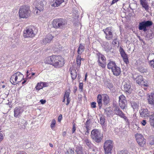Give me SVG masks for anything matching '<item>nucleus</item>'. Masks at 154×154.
<instances>
[{
    "mask_svg": "<svg viewBox=\"0 0 154 154\" xmlns=\"http://www.w3.org/2000/svg\"><path fill=\"white\" fill-rule=\"evenodd\" d=\"M98 60L97 62L98 65L103 68L105 67L106 65V59L104 56L102 54L97 55Z\"/></svg>",
    "mask_w": 154,
    "mask_h": 154,
    "instance_id": "obj_8",
    "label": "nucleus"
},
{
    "mask_svg": "<svg viewBox=\"0 0 154 154\" xmlns=\"http://www.w3.org/2000/svg\"><path fill=\"white\" fill-rule=\"evenodd\" d=\"M139 70L141 72L143 73L146 72H147V70L146 69L144 68L143 67L140 68Z\"/></svg>",
    "mask_w": 154,
    "mask_h": 154,
    "instance_id": "obj_44",
    "label": "nucleus"
},
{
    "mask_svg": "<svg viewBox=\"0 0 154 154\" xmlns=\"http://www.w3.org/2000/svg\"><path fill=\"white\" fill-rule=\"evenodd\" d=\"M149 122L150 125L154 127V112L150 116Z\"/></svg>",
    "mask_w": 154,
    "mask_h": 154,
    "instance_id": "obj_32",
    "label": "nucleus"
},
{
    "mask_svg": "<svg viewBox=\"0 0 154 154\" xmlns=\"http://www.w3.org/2000/svg\"><path fill=\"white\" fill-rule=\"evenodd\" d=\"M149 144L152 146H154V137H152L150 138Z\"/></svg>",
    "mask_w": 154,
    "mask_h": 154,
    "instance_id": "obj_45",
    "label": "nucleus"
},
{
    "mask_svg": "<svg viewBox=\"0 0 154 154\" xmlns=\"http://www.w3.org/2000/svg\"><path fill=\"white\" fill-rule=\"evenodd\" d=\"M105 119L104 117L101 116L100 117V122L101 125H103L105 123Z\"/></svg>",
    "mask_w": 154,
    "mask_h": 154,
    "instance_id": "obj_43",
    "label": "nucleus"
},
{
    "mask_svg": "<svg viewBox=\"0 0 154 154\" xmlns=\"http://www.w3.org/2000/svg\"><path fill=\"white\" fill-rule=\"evenodd\" d=\"M147 100L148 103L154 106V93H151L148 94Z\"/></svg>",
    "mask_w": 154,
    "mask_h": 154,
    "instance_id": "obj_16",
    "label": "nucleus"
},
{
    "mask_svg": "<svg viewBox=\"0 0 154 154\" xmlns=\"http://www.w3.org/2000/svg\"><path fill=\"white\" fill-rule=\"evenodd\" d=\"M23 123H24V124H23V125H21V128L23 129H25L26 128V126L27 125V122L26 121L24 120L23 121V123H22V124Z\"/></svg>",
    "mask_w": 154,
    "mask_h": 154,
    "instance_id": "obj_47",
    "label": "nucleus"
},
{
    "mask_svg": "<svg viewBox=\"0 0 154 154\" xmlns=\"http://www.w3.org/2000/svg\"><path fill=\"white\" fill-rule=\"evenodd\" d=\"M147 36L150 38H152L154 37V31H151L147 35Z\"/></svg>",
    "mask_w": 154,
    "mask_h": 154,
    "instance_id": "obj_39",
    "label": "nucleus"
},
{
    "mask_svg": "<svg viewBox=\"0 0 154 154\" xmlns=\"http://www.w3.org/2000/svg\"><path fill=\"white\" fill-rule=\"evenodd\" d=\"M119 105L120 107L122 109H125L127 102L125 97L124 95H121L119 97Z\"/></svg>",
    "mask_w": 154,
    "mask_h": 154,
    "instance_id": "obj_13",
    "label": "nucleus"
},
{
    "mask_svg": "<svg viewBox=\"0 0 154 154\" xmlns=\"http://www.w3.org/2000/svg\"><path fill=\"white\" fill-rule=\"evenodd\" d=\"M149 64L151 67L154 68V61L153 60L150 61Z\"/></svg>",
    "mask_w": 154,
    "mask_h": 154,
    "instance_id": "obj_52",
    "label": "nucleus"
},
{
    "mask_svg": "<svg viewBox=\"0 0 154 154\" xmlns=\"http://www.w3.org/2000/svg\"><path fill=\"white\" fill-rule=\"evenodd\" d=\"M117 154H128V153L126 151L122 150L119 151Z\"/></svg>",
    "mask_w": 154,
    "mask_h": 154,
    "instance_id": "obj_48",
    "label": "nucleus"
},
{
    "mask_svg": "<svg viewBox=\"0 0 154 154\" xmlns=\"http://www.w3.org/2000/svg\"><path fill=\"white\" fill-rule=\"evenodd\" d=\"M53 38V36L51 34H48L45 39L43 40V43L44 44L50 42Z\"/></svg>",
    "mask_w": 154,
    "mask_h": 154,
    "instance_id": "obj_21",
    "label": "nucleus"
},
{
    "mask_svg": "<svg viewBox=\"0 0 154 154\" xmlns=\"http://www.w3.org/2000/svg\"><path fill=\"white\" fill-rule=\"evenodd\" d=\"M112 71L113 75L116 76L119 75L121 73L120 68L117 66L112 68Z\"/></svg>",
    "mask_w": 154,
    "mask_h": 154,
    "instance_id": "obj_18",
    "label": "nucleus"
},
{
    "mask_svg": "<svg viewBox=\"0 0 154 154\" xmlns=\"http://www.w3.org/2000/svg\"><path fill=\"white\" fill-rule=\"evenodd\" d=\"M131 106L133 109H137L139 107V104L135 102H132L131 103Z\"/></svg>",
    "mask_w": 154,
    "mask_h": 154,
    "instance_id": "obj_37",
    "label": "nucleus"
},
{
    "mask_svg": "<svg viewBox=\"0 0 154 154\" xmlns=\"http://www.w3.org/2000/svg\"><path fill=\"white\" fill-rule=\"evenodd\" d=\"M103 31L105 34V38L107 40H109L112 38L113 31L112 27H107L103 29Z\"/></svg>",
    "mask_w": 154,
    "mask_h": 154,
    "instance_id": "obj_7",
    "label": "nucleus"
},
{
    "mask_svg": "<svg viewBox=\"0 0 154 154\" xmlns=\"http://www.w3.org/2000/svg\"><path fill=\"white\" fill-rule=\"evenodd\" d=\"M135 137L139 145L140 146H143L146 143L145 140L143 136L141 134L137 133L136 134Z\"/></svg>",
    "mask_w": 154,
    "mask_h": 154,
    "instance_id": "obj_11",
    "label": "nucleus"
},
{
    "mask_svg": "<svg viewBox=\"0 0 154 154\" xmlns=\"http://www.w3.org/2000/svg\"><path fill=\"white\" fill-rule=\"evenodd\" d=\"M103 94H99L97 97V102L99 109H100L102 106Z\"/></svg>",
    "mask_w": 154,
    "mask_h": 154,
    "instance_id": "obj_20",
    "label": "nucleus"
},
{
    "mask_svg": "<svg viewBox=\"0 0 154 154\" xmlns=\"http://www.w3.org/2000/svg\"><path fill=\"white\" fill-rule=\"evenodd\" d=\"M65 154H69L68 149H67V151L65 152Z\"/></svg>",
    "mask_w": 154,
    "mask_h": 154,
    "instance_id": "obj_64",
    "label": "nucleus"
},
{
    "mask_svg": "<svg viewBox=\"0 0 154 154\" xmlns=\"http://www.w3.org/2000/svg\"><path fill=\"white\" fill-rule=\"evenodd\" d=\"M33 5L35 6V8H37L39 11H43L45 6L42 0H37L33 3Z\"/></svg>",
    "mask_w": 154,
    "mask_h": 154,
    "instance_id": "obj_12",
    "label": "nucleus"
},
{
    "mask_svg": "<svg viewBox=\"0 0 154 154\" xmlns=\"http://www.w3.org/2000/svg\"><path fill=\"white\" fill-rule=\"evenodd\" d=\"M105 113L108 116L113 115V113L110 107L106 108L105 110Z\"/></svg>",
    "mask_w": 154,
    "mask_h": 154,
    "instance_id": "obj_30",
    "label": "nucleus"
},
{
    "mask_svg": "<svg viewBox=\"0 0 154 154\" xmlns=\"http://www.w3.org/2000/svg\"><path fill=\"white\" fill-rule=\"evenodd\" d=\"M119 51L122 57L127 55L125 52L124 49L121 48L120 49Z\"/></svg>",
    "mask_w": 154,
    "mask_h": 154,
    "instance_id": "obj_41",
    "label": "nucleus"
},
{
    "mask_svg": "<svg viewBox=\"0 0 154 154\" xmlns=\"http://www.w3.org/2000/svg\"><path fill=\"white\" fill-rule=\"evenodd\" d=\"M38 11H39L38 9L36 8L34 10V12L35 14H39V12H38Z\"/></svg>",
    "mask_w": 154,
    "mask_h": 154,
    "instance_id": "obj_53",
    "label": "nucleus"
},
{
    "mask_svg": "<svg viewBox=\"0 0 154 154\" xmlns=\"http://www.w3.org/2000/svg\"><path fill=\"white\" fill-rule=\"evenodd\" d=\"M119 0H112L111 4L112 5L114 4L116 2H117Z\"/></svg>",
    "mask_w": 154,
    "mask_h": 154,
    "instance_id": "obj_61",
    "label": "nucleus"
},
{
    "mask_svg": "<svg viewBox=\"0 0 154 154\" xmlns=\"http://www.w3.org/2000/svg\"><path fill=\"white\" fill-rule=\"evenodd\" d=\"M114 114L118 115L122 118H123L127 122L129 123L127 118L126 116L120 110L119 107L116 106L113 109Z\"/></svg>",
    "mask_w": 154,
    "mask_h": 154,
    "instance_id": "obj_5",
    "label": "nucleus"
},
{
    "mask_svg": "<svg viewBox=\"0 0 154 154\" xmlns=\"http://www.w3.org/2000/svg\"><path fill=\"white\" fill-rule=\"evenodd\" d=\"M42 85L43 87H46L47 86L48 83L45 82H42Z\"/></svg>",
    "mask_w": 154,
    "mask_h": 154,
    "instance_id": "obj_57",
    "label": "nucleus"
},
{
    "mask_svg": "<svg viewBox=\"0 0 154 154\" xmlns=\"http://www.w3.org/2000/svg\"><path fill=\"white\" fill-rule=\"evenodd\" d=\"M96 103L95 102H93L91 103V107L92 108H95L96 107Z\"/></svg>",
    "mask_w": 154,
    "mask_h": 154,
    "instance_id": "obj_51",
    "label": "nucleus"
},
{
    "mask_svg": "<svg viewBox=\"0 0 154 154\" xmlns=\"http://www.w3.org/2000/svg\"><path fill=\"white\" fill-rule=\"evenodd\" d=\"M112 43L114 45H116V44H117V42L116 41V39L113 40V41L112 42Z\"/></svg>",
    "mask_w": 154,
    "mask_h": 154,
    "instance_id": "obj_60",
    "label": "nucleus"
},
{
    "mask_svg": "<svg viewBox=\"0 0 154 154\" xmlns=\"http://www.w3.org/2000/svg\"><path fill=\"white\" fill-rule=\"evenodd\" d=\"M43 88V86L42 85V82L38 83L35 87L36 90L38 91L42 89Z\"/></svg>",
    "mask_w": 154,
    "mask_h": 154,
    "instance_id": "obj_36",
    "label": "nucleus"
},
{
    "mask_svg": "<svg viewBox=\"0 0 154 154\" xmlns=\"http://www.w3.org/2000/svg\"><path fill=\"white\" fill-rule=\"evenodd\" d=\"M29 7L26 6H23L20 8V18H26L29 15Z\"/></svg>",
    "mask_w": 154,
    "mask_h": 154,
    "instance_id": "obj_4",
    "label": "nucleus"
},
{
    "mask_svg": "<svg viewBox=\"0 0 154 154\" xmlns=\"http://www.w3.org/2000/svg\"><path fill=\"white\" fill-rule=\"evenodd\" d=\"M124 90L126 92L130 93L132 91L131 86L129 83H125L124 84Z\"/></svg>",
    "mask_w": 154,
    "mask_h": 154,
    "instance_id": "obj_19",
    "label": "nucleus"
},
{
    "mask_svg": "<svg viewBox=\"0 0 154 154\" xmlns=\"http://www.w3.org/2000/svg\"><path fill=\"white\" fill-rule=\"evenodd\" d=\"M76 129L75 125V124H73L72 128V133H74Z\"/></svg>",
    "mask_w": 154,
    "mask_h": 154,
    "instance_id": "obj_50",
    "label": "nucleus"
},
{
    "mask_svg": "<svg viewBox=\"0 0 154 154\" xmlns=\"http://www.w3.org/2000/svg\"><path fill=\"white\" fill-rule=\"evenodd\" d=\"M69 154H74V149L69 148L68 149Z\"/></svg>",
    "mask_w": 154,
    "mask_h": 154,
    "instance_id": "obj_46",
    "label": "nucleus"
},
{
    "mask_svg": "<svg viewBox=\"0 0 154 154\" xmlns=\"http://www.w3.org/2000/svg\"><path fill=\"white\" fill-rule=\"evenodd\" d=\"M70 74L72 79L74 80L76 77L77 72L75 69H72L71 70Z\"/></svg>",
    "mask_w": 154,
    "mask_h": 154,
    "instance_id": "obj_26",
    "label": "nucleus"
},
{
    "mask_svg": "<svg viewBox=\"0 0 154 154\" xmlns=\"http://www.w3.org/2000/svg\"><path fill=\"white\" fill-rule=\"evenodd\" d=\"M62 119V115L60 114L58 117V121L59 122H60L61 121Z\"/></svg>",
    "mask_w": 154,
    "mask_h": 154,
    "instance_id": "obj_56",
    "label": "nucleus"
},
{
    "mask_svg": "<svg viewBox=\"0 0 154 154\" xmlns=\"http://www.w3.org/2000/svg\"><path fill=\"white\" fill-rule=\"evenodd\" d=\"M64 2V0H56L54 3L51 4V5L52 7H57Z\"/></svg>",
    "mask_w": 154,
    "mask_h": 154,
    "instance_id": "obj_25",
    "label": "nucleus"
},
{
    "mask_svg": "<svg viewBox=\"0 0 154 154\" xmlns=\"http://www.w3.org/2000/svg\"><path fill=\"white\" fill-rule=\"evenodd\" d=\"M141 123L143 125L145 126L146 125V122L145 120H143L141 122Z\"/></svg>",
    "mask_w": 154,
    "mask_h": 154,
    "instance_id": "obj_55",
    "label": "nucleus"
},
{
    "mask_svg": "<svg viewBox=\"0 0 154 154\" xmlns=\"http://www.w3.org/2000/svg\"><path fill=\"white\" fill-rule=\"evenodd\" d=\"M52 24L53 27L56 28H62L65 24L62 19L54 20Z\"/></svg>",
    "mask_w": 154,
    "mask_h": 154,
    "instance_id": "obj_10",
    "label": "nucleus"
},
{
    "mask_svg": "<svg viewBox=\"0 0 154 154\" xmlns=\"http://www.w3.org/2000/svg\"><path fill=\"white\" fill-rule=\"evenodd\" d=\"M85 127L87 129L89 128V122L88 121H87L85 124Z\"/></svg>",
    "mask_w": 154,
    "mask_h": 154,
    "instance_id": "obj_54",
    "label": "nucleus"
},
{
    "mask_svg": "<svg viewBox=\"0 0 154 154\" xmlns=\"http://www.w3.org/2000/svg\"><path fill=\"white\" fill-rule=\"evenodd\" d=\"M47 63L52 65L55 67L63 66L64 64V58L60 56L53 55L47 58Z\"/></svg>",
    "mask_w": 154,
    "mask_h": 154,
    "instance_id": "obj_1",
    "label": "nucleus"
},
{
    "mask_svg": "<svg viewBox=\"0 0 154 154\" xmlns=\"http://www.w3.org/2000/svg\"><path fill=\"white\" fill-rule=\"evenodd\" d=\"M35 35L33 30L30 27L26 28L23 31V35L26 38L33 37Z\"/></svg>",
    "mask_w": 154,
    "mask_h": 154,
    "instance_id": "obj_9",
    "label": "nucleus"
},
{
    "mask_svg": "<svg viewBox=\"0 0 154 154\" xmlns=\"http://www.w3.org/2000/svg\"><path fill=\"white\" fill-rule=\"evenodd\" d=\"M83 84L82 82H80L79 84V88L80 91H82L83 89Z\"/></svg>",
    "mask_w": 154,
    "mask_h": 154,
    "instance_id": "obj_49",
    "label": "nucleus"
},
{
    "mask_svg": "<svg viewBox=\"0 0 154 154\" xmlns=\"http://www.w3.org/2000/svg\"><path fill=\"white\" fill-rule=\"evenodd\" d=\"M84 143L89 148H91L93 147V144L89 139L86 138L84 140Z\"/></svg>",
    "mask_w": 154,
    "mask_h": 154,
    "instance_id": "obj_24",
    "label": "nucleus"
},
{
    "mask_svg": "<svg viewBox=\"0 0 154 154\" xmlns=\"http://www.w3.org/2000/svg\"><path fill=\"white\" fill-rule=\"evenodd\" d=\"M85 49V47L84 45L82 44H80L77 51L79 55H80L84 51Z\"/></svg>",
    "mask_w": 154,
    "mask_h": 154,
    "instance_id": "obj_22",
    "label": "nucleus"
},
{
    "mask_svg": "<svg viewBox=\"0 0 154 154\" xmlns=\"http://www.w3.org/2000/svg\"><path fill=\"white\" fill-rule=\"evenodd\" d=\"M70 93V91L68 90V91H67L65 92V94L64 97H66V98L67 103H66V105H68L70 101V98L69 97V94Z\"/></svg>",
    "mask_w": 154,
    "mask_h": 154,
    "instance_id": "obj_28",
    "label": "nucleus"
},
{
    "mask_svg": "<svg viewBox=\"0 0 154 154\" xmlns=\"http://www.w3.org/2000/svg\"><path fill=\"white\" fill-rule=\"evenodd\" d=\"M14 116L15 117L19 118V108L18 107L15 108L14 110Z\"/></svg>",
    "mask_w": 154,
    "mask_h": 154,
    "instance_id": "obj_34",
    "label": "nucleus"
},
{
    "mask_svg": "<svg viewBox=\"0 0 154 154\" xmlns=\"http://www.w3.org/2000/svg\"><path fill=\"white\" fill-rule=\"evenodd\" d=\"M56 123V121L55 119H53L52 120L51 124V127L52 129H53L55 127V125Z\"/></svg>",
    "mask_w": 154,
    "mask_h": 154,
    "instance_id": "obj_42",
    "label": "nucleus"
},
{
    "mask_svg": "<svg viewBox=\"0 0 154 154\" xmlns=\"http://www.w3.org/2000/svg\"><path fill=\"white\" fill-rule=\"evenodd\" d=\"M115 62L111 61L109 62L107 64V68L109 69H111L112 70V68L116 66Z\"/></svg>",
    "mask_w": 154,
    "mask_h": 154,
    "instance_id": "obj_31",
    "label": "nucleus"
},
{
    "mask_svg": "<svg viewBox=\"0 0 154 154\" xmlns=\"http://www.w3.org/2000/svg\"><path fill=\"white\" fill-rule=\"evenodd\" d=\"M140 2L142 7L145 9V10H148V6L147 1L146 0H141Z\"/></svg>",
    "mask_w": 154,
    "mask_h": 154,
    "instance_id": "obj_27",
    "label": "nucleus"
},
{
    "mask_svg": "<svg viewBox=\"0 0 154 154\" xmlns=\"http://www.w3.org/2000/svg\"><path fill=\"white\" fill-rule=\"evenodd\" d=\"M124 62L126 64H128L129 63L128 60L127 55L122 57Z\"/></svg>",
    "mask_w": 154,
    "mask_h": 154,
    "instance_id": "obj_40",
    "label": "nucleus"
},
{
    "mask_svg": "<svg viewBox=\"0 0 154 154\" xmlns=\"http://www.w3.org/2000/svg\"><path fill=\"white\" fill-rule=\"evenodd\" d=\"M148 81L143 79V81H142L141 84L140 85H143L144 86L147 87L149 85Z\"/></svg>",
    "mask_w": 154,
    "mask_h": 154,
    "instance_id": "obj_38",
    "label": "nucleus"
},
{
    "mask_svg": "<svg viewBox=\"0 0 154 154\" xmlns=\"http://www.w3.org/2000/svg\"><path fill=\"white\" fill-rule=\"evenodd\" d=\"M91 136V139L97 143L100 142L103 138V134L101 131L96 129L92 130Z\"/></svg>",
    "mask_w": 154,
    "mask_h": 154,
    "instance_id": "obj_2",
    "label": "nucleus"
},
{
    "mask_svg": "<svg viewBox=\"0 0 154 154\" xmlns=\"http://www.w3.org/2000/svg\"><path fill=\"white\" fill-rule=\"evenodd\" d=\"M66 133L65 131L63 132V136L66 135Z\"/></svg>",
    "mask_w": 154,
    "mask_h": 154,
    "instance_id": "obj_63",
    "label": "nucleus"
},
{
    "mask_svg": "<svg viewBox=\"0 0 154 154\" xmlns=\"http://www.w3.org/2000/svg\"><path fill=\"white\" fill-rule=\"evenodd\" d=\"M75 151L77 154H83V150L82 147H76Z\"/></svg>",
    "mask_w": 154,
    "mask_h": 154,
    "instance_id": "obj_33",
    "label": "nucleus"
},
{
    "mask_svg": "<svg viewBox=\"0 0 154 154\" xmlns=\"http://www.w3.org/2000/svg\"><path fill=\"white\" fill-rule=\"evenodd\" d=\"M77 87L76 86H75L74 88L73 92L75 93L77 90Z\"/></svg>",
    "mask_w": 154,
    "mask_h": 154,
    "instance_id": "obj_62",
    "label": "nucleus"
},
{
    "mask_svg": "<svg viewBox=\"0 0 154 154\" xmlns=\"http://www.w3.org/2000/svg\"><path fill=\"white\" fill-rule=\"evenodd\" d=\"M139 113L142 117L148 118L149 115V112L147 109H141L139 111Z\"/></svg>",
    "mask_w": 154,
    "mask_h": 154,
    "instance_id": "obj_14",
    "label": "nucleus"
},
{
    "mask_svg": "<svg viewBox=\"0 0 154 154\" xmlns=\"http://www.w3.org/2000/svg\"><path fill=\"white\" fill-rule=\"evenodd\" d=\"M103 46L105 51L106 52L110 51L112 50L111 46L108 43H106L105 45H103Z\"/></svg>",
    "mask_w": 154,
    "mask_h": 154,
    "instance_id": "obj_29",
    "label": "nucleus"
},
{
    "mask_svg": "<svg viewBox=\"0 0 154 154\" xmlns=\"http://www.w3.org/2000/svg\"><path fill=\"white\" fill-rule=\"evenodd\" d=\"M103 100L104 105L107 104L109 102V98L107 94H103Z\"/></svg>",
    "mask_w": 154,
    "mask_h": 154,
    "instance_id": "obj_23",
    "label": "nucleus"
},
{
    "mask_svg": "<svg viewBox=\"0 0 154 154\" xmlns=\"http://www.w3.org/2000/svg\"><path fill=\"white\" fill-rule=\"evenodd\" d=\"M113 143L111 140H106L104 144L103 148L105 154H111L113 148Z\"/></svg>",
    "mask_w": 154,
    "mask_h": 154,
    "instance_id": "obj_3",
    "label": "nucleus"
},
{
    "mask_svg": "<svg viewBox=\"0 0 154 154\" xmlns=\"http://www.w3.org/2000/svg\"><path fill=\"white\" fill-rule=\"evenodd\" d=\"M152 24V22L151 21L148 20L143 21L139 23L138 29L139 30H143L145 32L147 30L146 27L150 26Z\"/></svg>",
    "mask_w": 154,
    "mask_h": 154,
    "instance_id": "obj_6",
    "label": "nucleus"
},
{
    "mask_svg": "<svg viewBox=\"0 0 154 154\" xmlns=\"http://www.w3.org/2000/svg\"><path fill=\"white\" fill-rule=\"evenodd\" d=\"M76 62L77 66L79 67L81 65V57L80 55H78L77 56L76 58Z\"/></svg>",
    "mask_w": 154,
    "mask_h": 154,
    "instance_id": "obj_35",
    "label": "nucleus"
},
{
    "mask_svg": "<svg viewBox=\"0 0 154 154\" xmlns=\"http://www.w3.org/2000/svg\"><path fill=\"white\" fill-rule=\"evenodd\" d=\"M46 100H40V102L42 104H44L46 103Z\"/></svg>",
    "mask_w": 154,
    "mask_h": 154,
    "instance_id": "obj_58",
    "label": "nucleus"
},
{
    "mask_svg": "<svg viewBox=\"0 0 154 154\" xmlns=\"http://www.w3.org/2000/svg\"><path fill=\"white\" fill-rule=\"evenodd\" d=\"M7 86L6 84H4L3 85H1V87L2 88H4Z\"/></svg>",
    "mask_w": 154,
    "mask_h": 154,
    "instance_id": "obj_59",
    "label": "nucleus"
},
{
    "mask_svg": "<svg viewBox=\"0 0 154 154\" xmlns=\"http://www.w3.org/2000/svg\"><path fill=\"white\" fill-rule=\"evenodd\" d=\"M17 75H19V73L18 72H17L11 76L10 79V82L12 84L15 85L18 83V82L17 81Z\"/></svg>",
    "mask_w": 154,
    "mask_h": 154,
    "instance_id": "obj_15",
    "label": "nucleus"
},
{
    "mask_svg": "<svg viewBox=\"0 0 154 154\" xmlns=\"http://www.w3.org/2000/svg\"><path fill=\"white\" fill-rule=\"evenodd\" d=\"M133 78L135 80L136 83L139 85L141 84L142 81H143V77L141 75H137L135 74L133 75Z\"/></svg>",
    "mask_w": 154,
    "mask_h": 154,
    "instance_id": "obj_17",
    "label": "nucleus"
}]
</instances>
